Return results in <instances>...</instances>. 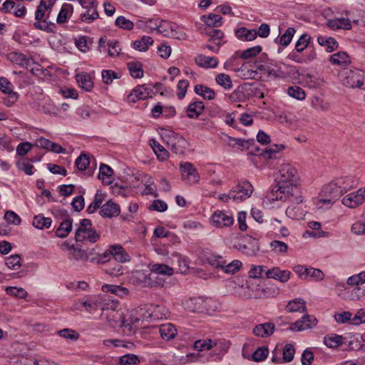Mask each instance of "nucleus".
I'll return each instance as SVG.
<instances>
[{
	"instance_id": "f257e3e1",
	"label": "nucleus",
	"mask_w": 365,
	"mask_h": 365,
	"mask_svg": "<svg viewBox=\"0 0 365 365\" xmlns=\"http://www.w3.org/2000/svg\"><path fill=\"white\" fill-rule=\"evenodd\" d=\"M275 181L277 185L269 196V201L291 200L301 203L302 200L299 196V175L297 169L290 163H283L278 168Z\"/></svg>"
},
{
	"instance_id": "f03ea898",
	"label": "nucleus",
	"mask_w": 365,
	"mask_h": 365,
	"mask_svg": "<svg viewBox=\"0 0 365 365\" xmlns=\"http://www.w3.org/2000/svg\"><path fill=\"white\" fill-rule=\"evenodd\" d=\"M56 0H41L35 11V29L46 32H53V24L48 21L52 8Z\"/></svg>"
},
{
	"instance_id": "7ed1b4c3",
	"label": "nucleus",
	"mask_w": 365,
	"mask_h": 365,
	"mask_svg": "<svg viewBox=\"0 0 365 365\" xmlns=\"http://www.w3.org/2000/svg\"><path fill=\"white\" fill-rule=\"evenodd\" d=\"M341 83L350 88L365 90V73L357 68H344L339 73Z\"/></svg>"
},
{
	"instance_id": "20e7f679",
	"label": "nucleus",
	"mask_w": 365,
	"mask_h": 365,
	"mask_svg": "<svg viewBox=\"0 0 365 365\" xmlns=\"http://www.w3.org/2000/svg\"><path fill=\"white\" fill-rule=\"evenodd\" d=\"M142 320V316L136 309L127 311L125 313L122 312L121 322L120 327L125 335H131L135 332L139 326L140 322Z\"/></svg>"
},
{
	"instance_id": "39448f33",
	"label": "nucleus",
	"mask_w": 365,
	"mask_h": 365,
	"mask_svg": "<svg viewBox=\"0 0 365 365\" xmlns=\"http://www.w3.org/2000/svg\"><path fill=\"white\" fill-rule=\"evenodd\" d=\"M100 235L92 228L91 221L88 219H83L80 221L78 227L76 231L75 239L77 242L88 241L91 243L97 242Z\"/></svg>"
},
{
	"instance_id": "423d86ee",
	"label": "nucleus",
	"mask_w": 365,
	"mask_h": 365,
	"mask_svg": "<svg viewBox=\"0 0 365 365\" xmlns=\"http://www.w3.org/2000/svg\"><path fill=\"white\" fill-rule=\"evenodd\" d=\"M118 305V301H112L103 304L101 307V319L106 320L110 327L114 328L120 327L122 318V312L120 313L116 310Z\"/></svg>"
},
{
	"instance_id": "0eeeda50",
	"label": "nucleus",
	"mask_w": 365,
	"mask_h": 365,
	"mask_svg": "<svg viewBox=\"0 0 365 365\" xmlns=\"http://www.w3.org/2000/svg\"><path fill=\"white\" fill-rule=\"evenodd\" d=\"M78 2L85 10L80 16L82 22L92 24L99 18L97 0H78Z\"/></svg>"
},
{
	"instance_id": "6e6552de",
	"label": "nucleus",
	"mask_w": 365,
	"mask_h": 365,
	"mask_svg": "<svg viewBox=\"0 0 365 365\" xmlns=\"http://www.w3.org/2000/svg\"><path fill=\"white\" fill-rule=\"evenodd\" d=\"M341 195L334 180H332L323 187L317 205L322 204L330 206Z\"/></svg>"
},
{
	"instance_id": "1a4fd4ad",
	"label": "nucleus",
	"mask_w": 365,
	"mask_h": 365,
	"mask_svg": "<svg viewBox=\"0 0 365 365\" xmlns=\"http://www.w3.org/2000/svg\"><path fill=\"white\" fill-rule=\"evenodd\" d=\"M106 299L103 296L94 295L91 296L86 300H78L74 304V309L81 310L83 307L87 312L92 313L96 311L98 309H101L103 304H106L105 302Z\"/></svg>"
},
{
	"instance_id": "9d476101",
	"label": "nucleus",
	"mask_w": 365,
	"mask_h": 365,
	"mask_svg": "<svg viewBox=\"0 0 365 365\" xmlns=\"http://www.w3.org/2000/svg\"><path fill=\"white\" fill-rule=\"evenodd\" d=\"M365 202V187L359 188L356 191L345 195L341 203L349 208H356Z\"/></svg>"
},
{
	"instance_id": "9b49d317",
	"label": "nucleus",
	"mask_w": 365,
	"mask_h": 365,
	"mask_svg": "<svg viewBox=\"0 0 365 365\" xmlns=\"http://www.w3.org/2000/svg\"><path fill=\"white\" fill-rule=\"evenodd\" d=\"M148 23H150V24H153L155 26L154 29L164 36L178 38L177 36L178 32L176 31L177 25L174 23L158 19H155L154 21L152 19H149Z\"/></svg>"
},
{
	"instance_id": "f8f14e48",
	"label": "nucleus",
	"mask_w": 365,
	"mask_h": 365,
	"mask_svg": "<svg viewBox=\"0 0 365 365\" xmlns=\"http://www.w3.org/2000/svg\"><path fill=\"white\" fill-rule=\"evenodd\" d=\"M133 279L137 283L142 284L143 287H156L163 286V281L158 279L157 276L151 273L147 274L143 270H137L133 274Z\"/></svg>"
},
{
	"instance_id": "ddd939ff",
	"label": "nucleus",
	"mask_w": 365,
	"mask_h": 365,
	"mask_svg": "<svg viewBox=\"0 0 365 365\" xmlns=\"http://www.w3.org/2000/svg\"><path fill=\"white\" fill-rule=\"evenodd\" d=\"M252 186L247 181L239 182L231 190V195L233 201L240 202L251 196Z\"/></svg>"
},
{
	"instance_id": "4468645a",
	"label": "nucleus",
	"mask_w": 365,
	"mask_h": 365,
	"mask_svg": "<svg viewBox=\"0 0 365 365\" xmlns=\"http://www.w3.org/2000/svg\"><path fill=\"white\" fill-rule=\"evenodd\" d=\"M318 321L314 315L304 314L302 318L290 324L289 329L292 331H302L315 327Z\"/></svg>"
},
{
	"instance_id": "2eb2a0df",
	"label": "nucleus",
	"mask_w": 365,
	"mask_h": 365,
	"mask_svg": "<svg viewBox=\"0 0 365 365\" xmlns=\"http://www.w3.org/2000/svg\"><path fill=\"white\" fill-rule=\"evenodd\" d=\"M163 138H168L166 143L174 153L181 154L183 153L185 140L182 136L170 131L163 136Z\"/></svg>"
},
{
	"instance_id": "dca6fc26",
	"label": "nucleus",
	"mask_w": 365,
	"mask_h": 365,
	"mask_svg": "<svg viewBox=\"0 0 365 365\" xmlns=\"http://www.w3.org/2000/svg\"><path fill=\"white\" fill-rule=\"evenodd\" d=\"M152 88L145 84L140 85L134 88L127 96V102L135 103L140 100H145L150 97Z\"/></svg>"
},
{
	"instance_id": "f3484780",
	"label": "nucleus",
	"mask_w": 365,
	"mask_h": 365,
	"mask_svg": "<svg viewBox=\"0 0 365 365\" xmlns=\"http://www.w3.org/2000/svg\"><path fill=\"white\" fill-rule=\"evenodd\" d=\"M182 179L189 184L197 183L200 180V175L191 163L185 162L180 165Z\"/></svg>"
},
{
	"instance_id": "a211bd4d",
	"label": "nucleus",
	"mask_w": 365,
	"mask_h": 365,
	"mask_svg": "<svg viewBox=\"0 0 365 365\" xmlns=\"http://www.w3.org/2000/svg\"><path fill=\"white\" fill-rule=\"evenodd\" d=\"M212 223L217 227H230L234 222V218L229 212L217 210L212 215Z\"/></svg>"
},
{
	"instance_id": "6ab92c4d",
	"label": "nucleus",
	"mask_w": 365,
	"mask_h": 365,
	"mask_svg": "<svg viewBox=\"0 0 365 365\" xmlns=\"http://www.w3.org/2000/svg\"><path fill=\"white\" fill-rule=\"evenodd\" d=\"M341 195H344L357 185V180L353 176H343L334 180Z\"/></svg>"
},
{
	"instance_id": "aec40b11",
	"label": "nucleus",
	"mask_w": 365,
	"mask_h": 365,
	"mask_svg": "<svg viewBox=\"0 0 365 365\" xmlns=\"http://www.w3.org/2000/svg\"><path fill=\"white\" fill-rule=\"evenodd\" d=\"M230 343L224 339L212 341L213 352L211 356L215 357V360H220L230 349Z\"/></svg>"
},
{
	"instance_id": "412c9836",
	"label": "nucleus",
	"mask_w": 365,
	"mask_h": 365,
	"mask_svg": "<svg viewBox=\"0 0 365 365\" xmlns=\"http://www.w3.org/2000/svg\"><path fill=\"white\" fill-rule=\"evenodd\" d=\"M290 276L291 272L289 270H282L278 267L268 269L265 272L266 279H274L282 283L287 282L290 279Z\"/></svg>"
},
{
	"instance_id": "4be33fe9",
	"label": "nucleus",
	"mask_w": 365,
	"mask_h": 365,
	"mask_svg": "<svg viewBox=\"0 0 365 365\" xmlns=\"http://www.w3.org/2000/svg\"><path fill=\"white\" fill-rule=\"evenodd\" d=\"M235 247L247 256L256 255L259 250L257 241L252 237H249L247 244L238 243Z\"/></svg>"
},
{
	"instance_id": "5701e85b",
	"label": "nucleus",
	"mask_w": 365,
	"mask_h": 365,
	"mask_svg": "<svg viewBox=\"0 0 365 365\" xmlns=\"http://www.w3.org/2000/svg\"><path fill=\"white\" fill-rule=\"evenodd\" d=\"M120 207L112 200H108L101 207L100 214L103 217H113L119 215Z\"/></svg>"
},
{
	"instance_id": "b1692460",
	"label": "nucleus",
	"mask_w": 365,
	"mask_h": 365,
	"mask_svg": "<svg viewBox=\"0 0 365 365\" xmlns=\"http://www.w3.org/2000/svg\"><path fill=\"white\" fill-rule=\"evenodd\" d=\"M274 331V325L271 322L259 324L253 329V334L258 337L265 338L271 336Z\"/></svg>"
},
{
	"instance_id": "393cba45",
	"label": "nucleus",
	"mask_w": 365,
	"mask_h": 365,
	"mask_svg": "<svg viewBox=\"0 0 365 365\" xmlns=\"http://www.w3.org/2000/svg\"><path fill=\"white\" fill-rule=\"evenodd\" d=\"M327 26L332 30H350L352 27L351 21L346 18L329 19L327 22Z\"/></svg>"
},
{
	"instance_id": "a878e982",
	"label": "nucleus",
	"mask_w": 365,
	"mask_h": 365,
	"mask_svg": "<svg viewBox=\"0 0 365 365\" xmlns=\"http://www.w3.org/2000/svg\"><path fill=\"white\" fill-rule=\"evenodd\" d=\"M111 256L113 259L120 263H124L130 261V256L125 252L124 248L120 245H114L110 246Z\"/></svg>"
},
{
	"instance_id": "bb28decb",
	"label": "nucleus",
	"mask_w": 365,
	"mask_h": 365,
	"mask_svg": "<svg viewBox=\"0 0 365 365\" xmlns=\"http://www.w3.org/2000/svg\"><path fill=\"white\" fill-rule=\"evenodd\" d=\"M158 329L160 336L165 341L173 339L178 334L177 328L171 323L163 324Z\"/></svg>"
},
{
	"instance_id": "cd10ccee",
	"label": "nucleus",
	"mask_w": 365,
	"mask_h": 365,
	"mask_svg": "<svg viewBox=\"0 0 365 365\" xmlns=\"http://www.w3.org/2000/svg\"><path fill=\"white\" fill-rule=\"evenodd\" d=\"M76 80L80 88L86 91H90L93 87V79L86 72H81L76 76Z\"/></svg>"
},
{
	"instance_id": "c85d7f7f",
	"label": "nucleus",
	"mask_w": 365,
	"mask_h": 365,
	"mask_svg": "<svg viewBox=\"0 0 365 365\" xmlns=\"http://www.w3.org/2000/svg\"><path fill=\"white\" fill-rule=\"evenodd\" d=\"M287 312H300L304 313L307 312L306 302L302 298H296L288 302L285 307Z\"/></svg>"
},
{
	"instance_id": "c756f323",
	"label": "nucleus",
	"mask_w": 365,
	"mask_h": 365,
	"mask_svg": "<svg viewBox=\"0 0 365 365\" xmlns=\"http://www.w3.org/2000/svg\"><path fill=\"white\" fill-rule=\"evenodd\" d=\"M204 109V103L202 101L192 102L186 108L187 116L190 118H197Z\"/></svg>"
},
{
	"instance_id": "7c9ffc66",
	"label": "nucleus",
	"mask_w": 365,
	"mask_h": 365,
	"mask_svg": "<svg viewBox=\"0 0 365 365\" xmlns=\"http://www.w3.org/2000/svg\"><path fill=\"white\" fill-rule=\"evenodd\" d=\"M195 63L201 68H213L217 67L218 61L215 57L200 54L195 58Z\"/></svg>"
},
{
	"instance_id": "2f4dec72",
	"label": "nucleus",
	"mask_w": 365,
	"mask_h": 365,
	"mask_svg": "<svg viewBox=\"0 0 365 365\" xmlns=\"http://www.w3.org/2000/svg\"><path fill=\"white\" fill-rule=\"evenodd\" d=\"M73 13V6L71 4L64 3L58 12L56 18V22L58 24L66 22Z\"/></svg>"
},
{
	"instance_id": "473e14b6",
	"label": "nucleus",
	"mask_w": 365,
	"mask_h": 365,
	"mask_svg": "<svg viewBox=\"0 0 365 365\" xmlns=\"http://www.w3.org/2000/svg\"><path fill=\"white\" fill-rule=\"evenodd\" d=\"M73 220L70 217H66L60 224L56 231V235L60 238L66 237L72 230Z\"/></svg>"
},
{
	"instance_id": "72a5a7b5",
	"label": "nucleus",
	"mask_w": 365,
	"mask_h": 365,
	"mask_svg": "<svg viewBox=\"0 0 365 365\" xmlns=\"http://www.w3.org/2000/svg\"><path fill=\"white\" fill-rule=\"evenodd\" d=\"M364 283H365V271L361 272L358 274L352 275L348 278L347 284L349 285L356 286V287H354L351 291L352 296L354 295V293L356 294L357 292L361 291V288L359 287L358 286Z\"/></svg>"
},
{
	"instance_id": "f704fd0d",
	"label": "nucleus",
	"mask_w": 365,
	"mask_h": 365,
	"mask_svg": "<svg viewBox=\"0 0 365 365\" xmlns=\"http://www.w3.org/2000/svg\"><path fill=\"white\" fill-rule=\"evenodd\" d=\"M344 340V339L341 336L336 334H328L324 337V344L327 347L332 349L337 348L345 344Z\"/></svg>"
},
{
	"instance_id": "c9c22d12",
	"label": "nucleus",
	"mask_w": 365,
	"mask_h": 365,
	"mask_svg": "<svg viewBox=\"0 0 365 365\" xmlns=\"http://www.w3.org/2000/svg\"><path fill=\"white\" fill-rule=\"evenodd\" d=\"M68 257L70 261L73 262L86 261L89 259L88 254L85 251L81 248L75 247L73 245H72V250L69 252Z\"/></svg>"
},
{
	"instance_id": "e433bc0d",
	"label": "nucleus",
	"mask_w": 365,
	"mask_h": 365,
	"mask_svg": "<svg viewBox=\"0 0 365 365\" xmlns=\"http://www.w3.org/2000/svg\"><path fill=\"white\" fill-rule=\"evenodd\" d=\"M236 36L244 41H253L257 38V32L256 30H250L245 27H241L235 31Z\"/></svg>"
},
{
	"instance_id": "4c0bfd02",
	"label": "nucleus",
	"mask_w": 365,
	"mask_h": 365,
	"mask_svg": "<svg viewBox=\"0 0 365 365\" xmlns=\"http://www.w3.org/2000/svg\"><path fill=\"white\" fill-rule=\"evenodd\" d=\"M317 42L320 46L326 47L327 52H332L338 47V43L333 37L319 36Z\"/></svg>"
},
{
	"instance_id": "58836bf2",
	"label": "nucleus",
	"mask_w": 365,
	"mask_h": 365,
	"mask_svg": "<svg viewBox=\"0 0 365 365\" xmlns=\"http://www.w3.org/2000/svg\"><path fill=\"white\" fill-rule=\"evenodd\" d=\"M51 223V218L46 217L43 214L35 215L33 219V225L38 230L48 229Z\"/></svg>"
},
{
	"instance_id": "ea45409f",
	"label": "nucleus",
	"mask_w": 365,
	"mask_h": 365,
	"mask_svg": "<svg viewBox=\"0 0 365 365\" xmlns=\"http://www.w3.org/2000/svg\"><path fill=\"white\" fill-rule=\"evenodd\" d=\"M0 90L9 95L11 103H14L17 101L16 93L13 92L11 83L5 78H0Z\"/></svg>"
},
{
	"instance_id": "a19ab883",
	"label": "nucleus",
	"mask_w": 365,
	"mask_h": 365,
	"mask_svg": "<svg viewBox=\"0 0 365 365\" xmlns=\"http://www.w3.org/2000/svg\"><path fill=\"white\" fill-rule=\"evenodd\" d=\"M240 58V51H235V53L225 62L224 68L226 69L227 71H240V62H239Z\"/></svg>"
},
{
	"instance_id": "79ce46f5",
	"label": "nucleus",
	"mask_w": 365,
	"mask_h": 365,
	"mask_svg": "<svg viewBox=\"0 0 365 365\" xmlns=\"http://www.w3.org/2000/svg\"><path fill=\"white\" fill-rule=\"evenodd\" d=\"M150 145L159 160H165L169 157L168 152L155 139L150 140Z\"/></svg>"
},
{
	"instance_id": "37998d69",
	"label": "nucleus",
	"mask_w": 365,
	"mask_h": 365,
	"mask_svg": "<svg viewBox=\"0 0 365 365\" xmlns=\"http://www.w3.org/2000/svg\"><path fill=\"white\" fill-rule=\"evenodd\" d=\"M150 270L154 276L162 274L170 277L174 273V270L172 267L164 264H154L152 265Z\"/></svg>"
},
{
	"instance_id": "c03bdc74",
	"label": "nucleus",
	"mask_w": 365,
	"mask_h": 365,
	"mask_svg": "<svg viewBox=\"0 0 365 365\" xmlns=\"http://www.w3.org/2000/svg\"><path fill=\"white\" fill-rule=\"evenodd\" d=\"M128 69L130 71V74L133 78H141L143 76V66L140 62H128L127 63Z\"/></svg>"
},
{
	"instance_id": "a18cd8bd",
	"label": "nucleus",
	"mask_w": 365,
	"mask_h": 365,
	"mask_svg": "<svg viewBox=\"0 0 365 365\" xmlns=\"http://www.w3.org/2000/svg\"><path fill=\"white\" fill-rule=\"evenodd\" d=\"M350 61L349 56L343 51L335 53L330 56V62L334 65L345 66Z\"/></svg>"
},
{
	"instance_id": "49530a36",
	"label": "nucleus",
	"mask_w": 365,
	"mask_h": 365,
	"mask_svg": "<svg viewBox=\"0 0 365 365\" xmlns=\"http://www.w3.org/2000/svg\"><path fill=\"white\" fill-rule=\"evenodd\" d=\"M201 19L209 27H218L222 25V18L219 14H210L208 15H203Z\"/></svg>"
},
{
	"instance_id": "de8ad7c7",
	"label": "nucleus",
	"mask_w": 365,
	"mask_h": 365,
	"mask_svg": "<svg viewBox=\"0 0 365 365\" xmlns=\"http://www.w3.org/2000/svg\"><path fill=\"white\" fill-rule=\"evenodd\" d=\"M153 43V40L150 36H143L140 39L133 42V48L138 51H146Z\"/></svg>"
},
{
	"instance_id": "09e8293b",
	"label": "nucleus",
	"mask_w": 365,
	"mask_h": 365,
	"mask_svg": "<svg viewBox=\"0 0 365 365\" xmlns=\"http://www.w3.org/2000/svg\"><path fill=\"white\" fill-rule=\"evenodd\" d=\"M207 262L212 267L223 269L225 264L227 263V259L217 254H210L207 257Z\"/></svg>"
},
{
	"instance_id": "8fccbe9b",
	"label": "nucleus",
	"mask_w": 365,
	"mask_h": 365,
	"mask_svg": "<svg viewBox=\"0 0 365 365\" xmlns=\"http://www.w3.org/2000/svg\"><path fill=\"white\" fill-rule=\"evenodd\" d=\"M194 90L196 94L202 96L204 99L212 100L215 98V91L207 86L196 85Z\"/></svg>"
},
{
	"instance_id": "3c124183",
	"label": "nucleus",
	"mask_w": 365,
	"mask_h": 365,
	"mask_svg": "<svg viewBox=\"0 0 365 365\" xmlns=\"http://www.w3.org/2000/svg\"><path fill=\"white\" fill-rule=\"evenodd\" d=\"M311 106L317 110L326 112L329 110L330 104L319 97L314 96L311 101Z\"/></svg>"
},
{
	"instance_id": "603ef678",
	"label": "nucleus",
	"mask_w": 365,
	"mask_h": 365,
	"mask_svg": "<svg viewBox=\"0 0 365 365\" xmlns=\"http://www.w3.org/2000/svg\"><path fill=\"white\" fill-rule=\"evenodd\" d=\"M9 59L14 63L23 67L29 66V60L25 55L21 53L12 52L9 54Z\"/></svg>"
},
{
	"instance_id": "864d4df0",
	"label": "nucleus",
	"mask_w": 365,
	"mask_h": 365,
	"mask_svg": "<svg viewBox=\"0 0 365 365\" xmlns=\"http://www.w3.org/2000/svg\"><path fill=\"white\" fill-rule=\"evenodd\" d=\"M311 37L307 34H302L295 43V50L297 53H302L309 48Z\"/></svg>"
},
{
	"instance_id": "5fc2aeb1",
	"label": "nucleus",
	"mask_w": 365,
	"mask_h": 365,
	"mask_svg": "<svg viewBox=\"0 0 365 365\" xmlns=\"http://www.w3.org/2000/svg\"><path fill=\"white\" fill-rule=\"evenodd\" d=\"M271 250L277 255H284L288 250V245L279 240H273L269 244Z\"/></svg>"
},
{
	"instance_id": "6e6d98bb",
	"label": "nucleus",
	"mask_w": 365,
	"mask_h": 365,
	"mask_svg": "<svg viewBox=\"0 0 365 365\" xmlns=\"http://www.w3.org/2000/svg\"><path fill=\"white\" fill-rule=\"evenodd\" d=\"M255 143L254 139L245 140L242 138H235L230 136H228V144L230 146L234 147L235 145H238L242 148H249L251 145Z\"/></svg>"
},
{
	"instance_id": "4d7b16f0",
	"label": "nucleus",
	"mask_w": 365,
	"mask_h": 365,
	"mask_svg": "<svg viewBox=\"0 0 365 365\" xmlns=\"http://www.w3.org/2000/svg\"><path fill=\"white\" fill-rule=\"evenodd\" d=\"M103 200L104 195L98 192L95 195L93 201L87 207V212L89 214L94 213L96 210L101 207Z\"/></svg>"
},
{
	"instance_id": "13d9d810",
	"label": "nucleus",
	"mask_w": 365,
	"mask_h": 365,
	"mask_svg": "<svg viewBox=\"0 0 365 365\" xmlns=\"http://www.w3.org/2000/svg\"><path fill=\"white\" fill-rule=\"evenodd\" d=\"M261 46H255L253 47L248 48L242 51H240V56L241 58L250 59L255 57L262 51Z\"/></svg>"
},
{
	"instance_id": "bf43d9fd",
	"label": "nucleus",
	"mask_w": 365,
	"mask_h": 365,
	"mask_svg": "<svg viewBox=\"0 0 365 365\" xmlns=\"http://www.w3.org/2000/svg\"><path fill=\"white\" fill-rule=\"evenodd\" d=\"M265 267L262 265H251L248 272L249 277L253 279H263L265 275Z\"/></svg>"
},
{
	"instance_id": "052dcab7",
	"label": "nucleus",
	"mask_w": 365,
	"mask_h": 365,
	"mask_svg": "<svg viewBox=\"0 0 365 365\" xmlns=\"http://www.w3.org/2000/svg\"><path fill=\"white\" fill-rule=\"evenodd\" d=\"M215 81L217 84L223 87L226 90H230L232 88V82L230 76L225 73H220L216 78Z\"/></svg>"
},
{
	"instance_id": "680f3d73",
	"label": "nucleus",
	"mask_w": 365,
	"mask_h": 365,
	"mask_svg": "<svg viewBox=\"0 0 365 365\" xmlns=\"http://www.w3.org/2000/svg\"><path fill=\"white\" fill-rule=\"evenodd\" d=\"M20 255H14L6 258L5 264L11 269L16 270L21 266Z\"/></svg>"
},
{
	"instance_id": "e2e57ef3",
	"label": "nucleus",
	"mask_w": 365,
	"mask_h": 365,
	"mask_svg": "<svg viewBox=\"0 0 365 365\" xmlns=\"http://www.w3.org/2000/svg\"><path fill=\"white\" fill-rule=\"evenodd\" d=\"M140 363L138 356L134 354H125L120 357L119 364L120 365H136Z\"/></svg>"
},
{
	"instance_id": "0e129e2a",
	"label": "nucleus",
	"mask_w": 365,
	"mask_h": 365,
	"mask_svg": "<svg viewBox=\"0 0 365 365\" xmlns=\"http://www.w3.org/2000/svg\"><path fill=\"white\" fill-rule=\"evenodd\" d=\"M6 292L7 294L19 298L24 299L27 297V292L21 288L16 287H8L6 288Z\"/></svg>"
},
{
	"instance_id": "69168bd1",
	"label": "nucleus",
	"mask_w": 365,
	"mask_h": 365,
	"mask_svg": "<svg viewBox=\"0 0 365 365\" xmlns=\"http://www.w3.org/2000/svg\"><path fill=\"white\" fill-rule=\"evenodd\" d=\"M287 93L289 96L299 101L304 100L306 96L304 91L297 86L289 87L287 90Z\"/></svg>"
},
{
	"instance_id": "338daca9",
	"label": "nucleus",
	"mask_w": 365,
	"mask_h": 365,
	"mask_svg": "<svg viewBox=\"0 0 365 365\" xmlns=\"http://www.w3.org/2000/svg\"><path fill=\"white\" fill-rule=\"evenodd\" d=\"M268 354V348L267 346H261L254 351L252 359L255 361H262L267 357Z\"/></svg>"
},
{
	"instance_id": "774afa93",
	"label": "nucleus",
	"mask_w": 365,
	"mask_h": 365,
	"mask_svg": "<svg viewBox=\"0 0 365 365\" xmlns=\"http://www.w3.org/2000/svg\"><path fill=\"white\" fill-rule=\"evenodd\" d=\"M115 24L116 26L128 31L133 29L134 26L133 23L123 16H118L115 19Z\"/></svg>"
}]
</instances>
